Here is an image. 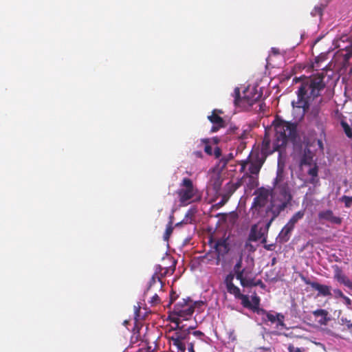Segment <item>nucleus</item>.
Wrapping results in <instances>:
<instances>
[{
	"instance_id": "nucleus-1",
	"label": "nucleus",
	"mask_w": 352,
	"mask_h": 352,
	"mask_svg": "<svg viewBox=\"0 0 352 352\" xmlns=\"http://www.w3.org/2000/svg\"><path fill=\"white\" fill-rule=\"evenodd\" d=\"M292 199L287 180L284 173V164L278 161L276 177L272 190L260 188L254 199L253 207L260 212H266V223L252 226L250 234L252 241H266L265 234L272 221L283 211Z\"/></svg>"
},
{
	"instance_id": "nucleus-2",
	"label": "nucleus",
	"mask_w": 352,
	"mask_h": 352,
	"mask_svg": "<svg viewBox=\"0 0 352 352\" xmlns=\"http://www.w3.org/2000/svg\"><path fill=\"white\" fill-rule=\"evenodd\" d=\"M324 74H318L312 78H307L298 87L297 100L292 101L293 115L296 120L303 118L307 111L311 109V113L316 116L320 107L323 102L320 92L324 89Z\"/></svg>"
},
{
	"instance_id": "nucleus-3",
	"label": "nucleus",
	"mask_w": 352,
	"mask_h": 352,
	"mask_svg": "<svg viewBox=\"0 0 352 352\" xmlns=\"http://www.w3.org/2000/svg\"><path fill=\"white\" fill-rule=\"evenodd\" d=\"M274 131L275 140L272 146L267 138L263 141L261 151L263 155H268L278 151L285 146L288 140H294L296 135V125L283 120L276 121Z\"/></svg>"
},
{
	"instance_id": "nucleus-4",
	"label": "nucleus",
	"mask_w": 352,
	"mask_h": 352,
	"mask_svg": "<svg viewBox=\"0 0 352 352\" xmlns=\"http://www.w3.org/2000/svg\"><path fill=\"white\" fill-rule=\"evenodd\" d=\"M254 266V260L249 256L244 258L241 255L234 266V272L243 287L252 285L251 274Z\"/></svg>"
},
{
	"instance_id": "nucleus-5",
	"label": "nucleus",
	"mask_w": 352,
	"mask_h": 352,
	"mask_svg": "<svg viewBox=\"0 0 352 352\" xmlns=\"http://www.w3.org/2000/svg\"><path fill=\"white\" fill-rule=\"evenodd\" d=\"M177 195L180 203L184 205L200 199V195L197 188L193 185L189 178H184L177 190Z\"/></svg>"
},
{
	"instance_id": "nucleus-6",
	"label": "nucleus",
	"mask_w": 352,
	"mask_h": 352,
	"mask_svg": "<svg viewBox=\"0 0 352 352\" xmlns=\"http://www.w3.org/2000/svg\"><path fill=\"white\" fill-rule=\"evenodd\" d=\"M314 153L309 148H305L300 160V168L311 177L309 182L316 184L318 182V168L314 160Z\"/></svg>"
},
{
	"instance_id": "nucleus-7",
	"label": "nucleus",
	"mask_w": 352,
	"mask_h": 352,
	"mask_svg": "<svg viewBox=\"0 0 352 352\" xmlns=\"http://www.w3.org/2000/svg\"><path fill=\"white\" fill-rule=\"evenodd\" d=\"M233 97L235 105L248 109L260 98L261 94L254 88L248 87L243 91V96H241L239 88L236 87L233 93Z\"/></svg>"
},
{
	"instance_id": "nucleus-8",
	"label": "nucleus",
	"mask_w": 352,
	"mask_h": 352,
	"mask_svg": "<svg viewBox=\"0 0 352 352\" xmlns=\"http://www.w3.org/2000/svg\"><path fill=\"white\" fill-rule=\"evenodd\" d=\"M258 314L262 315L265 322L269 321L272 324H275L277 329H283L286 328L284 323L285 316L282 314L274 311L267 312L263 309L258 311Z\"/></svg>"
},
{
	"instance_id": "nucleus-9",
	"label": "nucleus",
	"mask_w": 352,
	"mask_h": 352,
	"mask_svg": "<svg viewBox=\"0 0 352 352\" xmlns=\"http://www.w3.org/2000/svg\"><path fill=\"white\" fill-rule=\"evenodd\" d=\"M184 307H181V303H177L174 308V313L179 317L177 319L183 318L184 320L188 319L194 312V307L190 299L184 300Z\"/></svg>"
},
{
	"instance_id": "nucleus-10",
	"label": "nucleus",
	"mask_w": 352,
	"mask_h": 352,
	"mask_svg": "<svg viewBox=\"0 0 352 352\" xmlns=\"http://www.w3.org/2000/svg\"><path fill=\"white\" fill-rule=\"evenodd\" d=\"M318 219L320 221H327L331 223L340 225L342 223V219L334 215L331 210H324L319 212Z\"/></svg>"
},
{
	"instance_id": "nucleus-11",
	"label": "nucleus",
	"mask_w": 352,
	"mask_h": 352,
	"mask_svg": "<svg viewBox=\"0 0 352 352\" xmlns=\"http://www.w3.org/2000/svg\"><path fill=\"white\" fill-rule=\"evenodd\" d=\"M240 184L228 182L223 188V191L221 195V201L219 202L221 205L225 204L230 196L235 192V190L239 187Z\"/></svg>"
},
{
	"instance_id": "nucleus-12",
	"label": "nucleus",
	"mask_w": 352,
	"mask_h": 352,
	"mask_svg": "<svg viewBox=\"0 0 352 352\" xmlns=\"http://www.w3.org/2000/svg\"><path fill=\"white\" fill-rule=\"evenodd\" d=\"M234 278V275L230 274L227 275L224 282L226 285L228 292L238 297L240 296L241 292L239 288L233 284Z\"/></svg>"
},
{
	"instance_id": "nucleus-13",
	"label": "nucleus",
	"mask_w": 352,
	"mask_h": 352,
	"mask_svg": "<svg viewBox=\"0 0 352 352\" xmlns=\"http://www.w3.org/2000/svg\"><path fill=\"white\" fill-rule=\"evenodd\" d=\"M175 322L177 324V327L175 328L176 332L174 333L181 341L188 339L189 334L190 333V330L193 329V327H188L186 329H184L183 326H180L179 319H176Z\"/></svg>"
},
{
	"instance_id": "nucleus-14",
	"label": "nucleus",
	"mask_w": 352,
	"mask_h": 352,
	"mask_svg": "<svg viewBox=\"0 0 352 352\" xmlns=\"http://www.w3.org/2000/svg\"><path fill=\"white\" fill-rule=\"evenodd\" d=\"M311 287L318 292V296H331V287L321 285L320 283L313 282L310 283Z\"/></svg>"
},
{
	"instance_id": "nucleus-15",
	"label": "nucleus",
	"mask_w": 352,
	"mask_h": 352,
	"mask_svg": "<svg viewBox=\"0 0 352 352\" xmlns=\"http://www.w3.org/2000/svg\"><path fill=\"white\" fill-rule=\"evenodd\" d=\"M313 315L319 318L318 322L321 325H326L328 321L330 320V318L328 317V311L324 309H318L315 310L313 311Z\"/></svg>"
},
{
	"instance_id": "nucleus-16",
	"label": "nucleus",
	"mask_w": 352,
	"mask_h": 352,
	"mask_svg": "<svg viewBox=\"0 0 352 352\" xmlns=\"http://www.w3.org/2000/svg\"><path fill=\"white\" fill-rule=\"evenodd\" d=\"M208 118L214 124L211 129L212 132H216L219 128L223 126V120L219 116L213 113L212 115L208 116Z\"/></svg>"
},
{
	"instance_id": "nucleus-17",
	"label": "nucleus",
	"mask_w": 352,
	"mask_h": 352,
	"mask_svg": "<svg viewBox=\"0 0 352 352\" xmlns=\"http://www.w3.org/2000/svg\"><path fill=\"white\" fill-rule=\"evenodd\" d=\"M294 228L286 224L280 232L278 239L280 243H285L289 241L292 232Z\"/></svg>"
},
{
	"instance_id": "nucleus-18",
	"label": "nucleus",
	"mask_w": 352,
	"mask_h": 352,
	"mask_svg": "<svg viewBox=\"0 0 352 352\" xmlns=\"http://www.w3.org/2000/svg\"><path fill=\"white\" fill-rule=\"evenodd\" d=\"M305 215V211L304 210H300L296 212L289 220L287 224H288L289 226L292 227L293 228H295L296 224L303 218Z\"/></svg>"
},
{
	"instance_id": "nucleus-19",
	"label": "nucleus",
	"mask_w": 352,
	"mask_h": 352,
	"mask_svg": "<svg viewBox=\"0 0 352 352\" xmlns=\"http://www.w3.org/2000/svg\"><path fill=\"white\" fill-rule=\"evenodd\" d=\"M210 182L216 190L219 188L221 185V179L219 173H212L210 175Z\"/></svg>"
},
{
	"instance_id": "nucleus-20",
	"label": "nucleus",
	"mask_w": 352,
	"mask_h": 352,
	"mask_svg": "<svg viewBox=\"0 0 352 352\" xmlns=\"http://www.w3.org/2000/svg\"><path fill=\"white\" fill-rule=\"evenodd\" d=\"M243 183H245L250 189L254 188L257 186L258 181L256 176L248 175L243 179Z\"/></svg>"
},
{
	"instance_id": "nucleus-21",
	"label": "nucleus",
	"mask_w": 352,
	"mask_h": 352,
	"mask_svg": "<svg viewBox=\"0 0 352 352\" xmlns=\"http://www.w3.org/2000/svg\"><path fill=\"white\" fill-rule=\"evenodd\" d=\"M335 278L336 280L340 283L344 284L347 287H350L351 285V283L349 279L343 274L340 271H338L335 274Z\"/></svg>"
},
{
	"instance_id": "nucleus-22",
	"label": "nucleus",
	"mask_w": 352,
	"mask_h": 352,
	"mask_svg": "<svg viewBox=\"0 0 352 352\" xmlns=\"http://www.w3.org/2000/svg\"><path fill=\"white\" fill-rule=\"evenodd\" d=\"M248 165V170L250 173L252 174V175L256 176L261 169V165L255 164H250Z\"/></svg>"
},
{
	"instance_id": "nucleus-23",
	"label": "nucleus",
	"mask_w": 352,
	"mask_h": 352,
	"mask_svg": "<svg viewBox=\"0 0 352 352\" xmlns=\"http://www.w3.org/2000/svg\"><path fill=\"white\" fill-rule=\"evenodd\" d=\"M201 142L204 144V151L205 152L208 154V155H211L212 153V148L211 147V146H210L208 144L209 143V140L208 139H201Z\"/></svg>"
},
{
	"instance_id": "nucleus-24",
	"label": "nucleus",
	"mask_w": 352,
	"mask_h": 352,
	"mask_svg": "<svg viewBox=\"0 0 352 352\" xmlns=\"http://www.w3.org/2000/svg\"><path fill=\"white\" fill-rule=\"evenodd\" d=\"M321 332L323 335L329 336H337L336 333L331 331L330 329L327 327H322L320 329Z\"/></svg>"
},
{
	"instance_id": "nucleus-25",
	"label": "nucleus",
	"mask_w": 352,
	"mask_h": 352,
	"mask_svg": "<svg viewBox=\"0 0 352 352\" xmlns=\"http://www.w3.org/2000/svg\"><path fill=\"white\" fill-rule=\"evenodd\" d=\"M340 322H341V324L346 325L348 329H352V322H351V320H348L346 318L342 317L340 318Z\"/></svg>"
},
{
	"instance_id": "nucleus-26",
	"label": "nucleus",
	"mask_w": 352,
	"mask_h": 352,
	"mask_svg": "<svg viewBox=\"0 0 352 352\" xmlns=\"http://www.w3.org/2000/svg\"><path fill=\"white\" fill-rule=\"evenodd\" d=\"M171 224H172V221H170L169 222V224H168V226H167V228L166 229L165 234H164V236L165 240H166L169 237L170 234L172 233L173 228L171 226Z\"/></svg>"
},
{
	"instance_id": "nucleus-27",
	"label": "nucleus",
	"mask_w": 352,
	"mask_h": 352,
	"mask_svg": "<svg viewBox=\"0 0 352 352\" xmlns=\"http://www.w3.org/2000/svg\"><path fill=\"white\" fill-rule=\"evenodd\" d=\"M342 201L347 208H349L352 205V197L343 196Z\"/></svg>"
},
{
	"instance_id": "nucleus-28",
	"label": "nucleus",
	"mask_w": 352,
	"mask_h": 352,
	"mask_svg": "<svg viewBox=\"0 0 352 352\" xmlns=\"http://www.w3.org/2000/svg\"><path fill=\"white\" fill-rule=\"evenodd\" d=\"M175 346L177 347L178 352H185L186 351V346L182 341L177 342Z\"/></svg>"
},
{
	"instance_id": "nucleus-29",
	"label": "nucleus",
	"mask_w": 352,
	"mask_h": 352,
	"mask_svg": "<svg viewBox=\"0 0 352 352\" xmlns=\"http://www.w3.org/2000/svg\"><path fill=\"white\" fill-rule=\"evenodd\" d=\"M342 125H343V127H344V132H345L346 135L349 138H351L352 137V130H351V129L346 124H342Z\"/></svg>"
},
{
	"instance_id": "nucleus-30",
	"label": "nucleus",
	"mask_w": 352,
	"mask_h": 352,
	"mask_svg": "<svg viewBox=\"0 0 352 352\" xmlns=\"http://www.w3.org/2000/svg\"><path fill=\"white\" fill-rule=\"evenodd\" d=\"M221 247L223 248L224 250L225 251H227V246L226 245V242L225 241H219L217 243V248H221Z\"/></svg>"
},
{
	"instance_id": "nucleus-31",
	"label": "nucleus",
	"mask_w": 352,
	"mask_h": 352,
	"mask_svg": "<svg viewBox=\"0 0 352 352\" xmlns=\"http://www.w3.org/2000/svg\"><path fill=\"white\" fill-rule=\"evenodd\" d=\"M160 301V298H159V296H157V294H155L152 298H151V302L153 305H155V304H157Z\"/></svg>"
},
{
	"instance_id": "nucleus-32",
	"label": "nucleus",
	"mask_w": 352,
	"mask_h": 352,
	"mask_svg": "<svg viewBox=\"0 0 352 352\" xmlns=\"http://www.w3.org/2000/svg\"><path fill=\"white\" fill-rule=\"evenodd\" d=\"M343 300H344V303L348 307H350L351 305V300L350 298H349L347 296H344L342 297Z\"/></svg>"
},
{
	"instance_id": "nucleus-33",
	"label": "nucleus",
	"mask_w": 352,
	"mask_h": 352,
	"mask_svg": "<svg viewBox=\"0 0 352 352\" xmlns=\"http://www.w3.org/2000/svg\"><path fill=\"white\" fill-rule=\"evenodd\" d=\"M157 280L160 282V278L159 277H156L155 274H154L149 282V286L151 287L152 284L156 282Z\"/></svg>"
},
{
	"instance_id": "nucleus-34",
	"label": "nucleus",
	"mask_w": 352,
	"mask_h": 352,
	"mask_svg": "<svg viewBox=\"0 0 352 352\" xmlns=\"http://www.w3.org/2000/svg\"><path fill=\"white\" fill-rule=\"evenodd\" d=\"M170 339L174 346H175L177 342L181 341L175 334Z\"/></svg>"
},
{
	"instance_id": "nucleus-35",
	"label": "nucleus",
	"mask_w": 352,
	"mask_h": 352,
	"mask_svg": "<svg viewBox=\"0 0 352 352\" xmlns=\"http://www.w3.org/2000/svg\"><path fill=\"white\" fill-rule=\"evenodd\" d=\"M192 333L194 336L199 338H201V337L204 336V333L200 331H195Z\"/></svg>"
},
{
	"instance_id": "nucleus-36",
	"label": "nucleus",
	"mask_w": 352,
	"mask_h": 352,
	"mask_svg": "<svg viewBox=\"0 0 352 352\" xmlns=\"http://www.w3.org/2000/svg\"><path fill=\"white\" fill-rule=\"evenodd\" d=\"M318 14L319 15H321V9L320 8H315L314 10L312 11L311 14L312 15H316Z\"/></svg>"
},
{
	"instance_id": "nucleus-37",
	"label": "nucleus",
	"mask_w": 352,
	"mask_h": 352,
	"mask_svg": "<svg viewBox=\"0 0 352 352\" xmlns=\"http://www.w3.org/2000/svg\"><path fill=\"white\" fill-rule=\"evenodd\" d=\"M334 293H335L336 296H339V297H342V298L344 296L343 294V293L342 292V291L340 290V289L334 290Z\"/></svg>"
},
{
	"instance_id": "nucleus-38",
	"label": "nucleus",
	"mask_w": 352,
	"mask_h": 352,
	"mask_svg": "<svg viewBox=\"0 0 352 352\" xmlns=\"http://www.w3.org/2000/svg\"><path fill=\"white\" fill-rule=\"evenodd\" d=\"M188 349L189 352H195L194 350V344L192 342L189 343Z\"/></svg>"
},
{
	"instance_id": "nucleus-39",
	"label": "nucleus",
	"mask_w": 352,
	"mask_h": 352,
	"mask_svg": "<svg viewBox=\"0 0 352 352\" xmlns=\"http://www.w3.org/2000/svg\"><path fill=\"white\" fill-rule=\"evenodd\" d=\"M274 245L273 244H271V245H265V248L267 250H272L274 249Z\"/></svg>"
},
{
	"instance_id": "nucleus-40",
	"label": "nucleus",
	"mask_w": 352,
	"mask_h": 352,
	"mask_svg": "<svg viewBox=\"0 0 352 352\" xmlns=\"http://www.w3.org/2000/svg\"><path fill=\"white\" fill-rule=\"evenodd\" d=\"M190 216H191V212H190V211H188V212L186 213V216H185V218H186V219H188V217H190ZM187 221H188V219H186V222H187Z\"/></svg>"
},
{
	"instance_id": "nucleus-41",
	"label": "nucleus",
	"mask_w": 352,
	"mask_h": 352,
	"mask_svg": "<svg viewBox=\"0 0 352 352\" xmlns=\"http://www.w3.org/2000/svg\"><path fill=\"white\" fill-rule=\"evenodd\" d=\"M318 144L319 147H320L321 149H322V148H323V146H322V141H321V140H318Z\"/></svg>"
},
{
	"instance_id": "nucleus-42",
	"label": "nucleus",
	"mask_w": 352,
	"mask_h": 352,
	"mask_svg": "<svg viewBox=\"0 0 352 352\" xmlns=\"http://www.w3.org/2000/svg\"><path fill=\"white\" fill-rule=\"evenodd\" d=\"M161 268L162 267L160 265L156 266V267H155V274H157L161 270Z\"/></svg>"
},
{
	"instance_id": "nucleus-43",
	"label": "nucleus",
	"mask_w": 352,
	"mask_h": 352,
	"mask_svg": "<svg viewBox=\"0 0 352 352\" xmlns=\"http://www.w3.org/2000/svg\"><path fill=\"white\" fill-rule=\"evenodd\" d=\"M184 299H182V301H179V302H177V303H181V304H182L181 307H184Z\"/></svg>"
},
{
	"instance_id": "nucleus-44",
	"label": "nucleus",
	"mask_w": 352,
	"mask_h": 352,
	"mask_svg": "<svg viewBox=\"0 0 352 352\" xmlns=\"http://www.w3.org/2000/svg\"><path fill=\"white\" fill-rule=\"evenodd\" d=\"M129 321L128 320H124V322H123V324L126 327L127 324H128Z\"/></svg>"
},
{
	"instance_id": "nucleus-45",
	"label": "nucleus",
	"mask_w": 352,
	"mask_h": 352,
	"mask_svg": "<svg viewBox=\"0 0 352 352\" xmlns=\"http://www.w3.org/2000/svg\"><path fill=\"white\" fill-rule=\"evenodd\" d=\"M351 53L352 54V41H351Z\"/></svg>"
},
{
	"instance_id": "nucleus-46",
	"label": "nucleus",
	"mask_w": 352,
	"mask_h": 352,
	"mask_svg": "<svg viewBox=\"0 0 352 352\" xmlns=\"http://www.w3.org/2000/svg\"><path fill=\"white\" fill-rule=\"evenodd\" d=\"M182 223V222L177 223V226H179V224Z\"/></svg>"
}]
</instances>
